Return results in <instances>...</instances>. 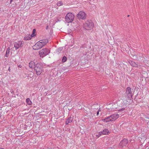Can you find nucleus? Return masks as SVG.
<instances>
[{
	"label": "nucleus",
	"mask_w": 149,
	"mask_h": 149,
	"mask_svg": "<svg viewBox=\"0 0 149 149\" xmlns=\"http://www.w3.org/2000/svg\"><path fill=\"white\" fill-rule=\"evenodd\" d=\"M63 5V3L62 1H60L58 2L57 3V5L58 6H60Z\"/></svg>",
	"instance_id": "obj_22"
},
{
	"label": "nucleus",
	"mask_w": 149,
	"mask_h": 149,
	"mask_svg": "<svg viewBox=\"0 0 149 149\" xmlns=\"http://www.w3.org/2000/svg\"><path fill=\"white\" fill-rule=\"evenodd\" d=\"M34 70L36 72L37 75H40L43 71V67L40 64L38 63L36 65Z\"/></svg>",
	"instance_id": "obj_3"
},
{
	"label": "nucleus",
	"mask_w": 149,
	"mask_h": 149,
	"mask_svg": "<svg viewBox=\"0 0 149 149\" xmlns=\"http://www.w3.org/2000/svg\"><path fill=\"white\" fill-rule=\"evenodd\" d=\"M13 0H10V3H11Z\"/></svg>",
	"instance_id": "obj_29"
},
{
	"label": "nucleus",
	"mask_w": 149,
	"mask_h": 149,
	"mask_svg": "<svg viewBox=\"0 0 149 149\" xmlns=\"http://www.w3.org/2000/svg\"><path fill=\"white\" fill-rule=\"evenodd\" d=\"M94 24L91 20H87L84 25V28L88 30H91Z\"/></svg>",
	"instance_id": "obj_2"
},
{
	"label": "nucleus",
	"mask_w": 149,
	"mask_h": 149,
	"mask_svg": "<svg viewBox=\"0 0 149 149\" xmlns=\"http://www.w3.org/2000/svg\"><path fill=\"white\" fill-rule=\"evenodd\" d=\"M129 63L133 67H138V63L135 62L134 61H129Z\"/></svg>",
	"instance_id": "obj_11"
},
{
	"label": "nucleus",
	"mask_w": 149,
	"mask_h": 149,
	"mask_svg": "<svg viewBox=\"0 0 149 149\" xmlns=\"http://www.w3.org/2000/svg\"><path fill=\"white\" fill-rule=\"evenodd\" d=\"M48 26H47V27H46V29H47L48 28Z\"/></svg>",
	"instance_id": "obj_30"
},
{
	"label": "nucleus",
	"mask_w": 149,
	"mask_h": 149,
	"mask_svg": "<svg viewBox=\"0 0 149 149\" xmlns=\"http://www.w3.org/2000/svg\"><path fill=\"white\" fill-rule=\"evenodd\" d=\"M8 70L10 71V68H9L8 69Z\"/></svg>",
	"instance_id": "obj_31"
},
{
	"label": "nucleus",
	"mask_w": 149,
	"mask_h": 149,
	"mask_svg": "<svg viewBox=\"0 0 149 149\" xmlns=\"http://www.w3.org/2000/svg\"><path fill=\"white\" fill-rule=\"evenodd\" d=\"M10 48L9 47H8L6 50V54L5 55V56L8 57L9 56V54L10 52Z\"/></svg>",
	"instance_id": "obj_19"
},
{
	"label": "nucleus",
	"mask_w": 149,
	"mask_h": 149,
	"mask_svg": "<svg viewBox=\"0 0 149 149\" xmlns=\"http://www.w3.org/2000/svg\"><path fill=\"white\" fill-rule=\"evenodd\" d=\"M110 117L111 119V122L116 120L119 117V115L118 114L116 113L111 115L110 116Z\"/></svg>",
	"instance_id": "obj_10"
},
{
	"label": "nucleus",
	"mask_w": 149,
	"mask_h": 149,
	"mask_svg": "<svg viewBox=\"0 0 149 149\" xmlns=\"http://www.w3.org/2000/svg\"><path fill=\"white\" fill-rule=\"evenodd\" d=\"M67 60L66 57L65 56H64L62 59V62H65Z\"/></svg>",
	"instance_id": "obj_21"
},
{
	"label": "nucleus",
	"mask_w": 149,
	"mask_h": 149,
	"mask_svg": "<svg viewBox=\"0 0 149 149\" xmlns=\"http://www.w3.org/2000/svg\"><path fill=\"white\" fill-rule=\"evenodd\" d=\"M35 36V33H32L31 35H30V36H31V38L33 37H34V36Z\"/></svg>",
	"instance_id": "obj_24"
},
{
	"label": "nucleus",
	"mask_w": 149,
	"mask_h": 149,
	"mask_svg": "<svg viewBox=\"0 0 149 149\" xmlns=\"http://www.w3.org/2000/svg\"><path fill=\"white\" fill-rule=\"evenodd\" d=\"M35 63L33 61H31L29 63V66L31 68H35L36 66Z\"/></svg>",
	"instance_id": "obj_12"
},
{
	"label": "nucleus",
	"mask_w": 149,
	"mask_h": 149,
	"mask_svg": "<svg viewBox=\"0 0 149 149\" xmlns=\"http://www.w3.org/2000/svg\"><path fill=\"white\" fill-rule=\"evenodd\" d=\"M125 93L126 95L123 97V99L126 101L132 100L133 95L132 94L131 89L130 87H128L127 88Z\"/></svg>",
	"instance_id": "obj_1"
},
{
	"label": "nucleus",
	"mask_w": 149,
	"mask_h": 149,
	"mask_svg": "<svg viewBox=\"0 0 149 149\" xmlns=\"http://www.w3.org/2000/svg\"><path fill=\"white\" fill-rule=\"evenodd\" d=\"M39 42H40L42 45H43V46H44L48 42V40L47 39H44L40 40Z\"/></svg>",
	"instance_id": "obj_13"
},
{
	"label": "nucleus",
	"mask_w": 149,
	"mask_h": 149,
	"mask_svg": "<svg viewBox=\"0 0 149 149\" xmlns=\"http://www.w3.org/2000/svg\"><path fill=\"white\" fill-rule=\"evenodd\" d=\"M99 114V111H97V116H98Z\"/></svg>",
	"instance_id": "obj_27"
},
{
	"label": "nucleus",
	"mask_w": 149,
	"mask_h": 149,
	"mask_svg": "<svg viewBox=\"0 0 149 149\" xmlns=\"http://www.w3.org/2000/svg\"><path fill=\"white\" fill-rule=\"evenodd\" d=\"M102 134L104 135H107L108 134V133L109 132V130L108 129H104L102 132H101Z\"/></svg>",
	"instance_id": "obj_16"
},
{
	"label": "nucleus",
	"mask_w": 149,
	"mask_h": 149,
	"mask_svg": "<svg viewBox=\"0 0 149 149\" xmlns=\"http://www.w3.org/2000/svg\"><path fill=\"white\" fill-rule=\"evenodd\" d=\"M18 67L20 68H21L22 67V66L21 65H19L18 66Z\"/></svg>",
	"instance_id": "obj_28"
},
{
	"label": "nucleus",
	"mask_w": 149,
	"mask_h": 149,
	"mask_svg": "<svg viewBox=\"0 0 149 149\" xmlns=\"http://www.w3.org/2000/svg\"><path fill=\"white\" fill-rule=\"evenodd\" d=\"M50 52V51L47 48H45L40 50L39 52V54L41 57H43L47 55Z\"/></svg>",
	"instance_id": "obj_5"
},
{
	"label": "nucleus",
	"mask_w": 149,
	"mask_h": 149,
	"mask_svg": "<svg viewBox=\"0 0 149 149\" xmlns=\"http://www.w3.org/2000/svg\"><path fill=\"white\" fill-rule=\"evenodd\" d=\"M62 47H60L58 48L56 50V52L59 53L63 49Z\"/></svg>",
	"instance_id": "obj_20"
},
{
	"label": "nucleus",
	"mask_w": 149,
	"mask_h": 149,
	"mask_svg": "<svg viewBox=\"0 0 149 149\" xmlns=\"http://www.w3.org/2000/svg\"><path fill=\"white\" fill-rule=\"evenodd\" d=\"M43 45H42L40 42L39 41L33 46V49L36 50H37L40 49L43 47Z\"/></svg>",
	"instance_id": "obj_9"
},
{
	"label": "nucleus",
	"mask_w": 149,
	"mask_h": 149,
	"mask_svg": "<svg viewBox=\"0 0 149 149\" xmlns=\"http://www.w3.org/2000/svg\"><path fill=\"white\" fill-rule=\"evenodd\" d=\"M102 120L104 122H107L111 121V119L110 116L107 117L103 119H102Z\"/></svg>",
	"instance_id": "obj_14"
},
{
	"label": "nucleus",
	"mask_w": 149,
	"mask_h": 149,
	"mask_svg": "<svg viewBox=\"0 0 149 149\" xmlns=\"http://www.w3.org/2000/svg\"><path fill=\"white\" fill-rule=\"evenodd\" d=\"M77 16L79 20H84L86 17V15L84 12L80 11L77 14Z\"/></svg>",
	"instance_id": "obj_7"
},
{
	"label": "nucleus",
	"mask_w": 149,
	"mask_h": 149,
	"mask_svg": "<svg viewBox=\"0 0 149 149\" xmlns=\"http://www.w3.org/2000/svg\"><path fill=\"white\" fill-rule=\"evenodd\" d=\"M31 36L30 35H27L25 37L24 39L25 40H30L31 39Z\"/></svg>",
	"instance_id": "obj_17"
},
{
	"label": "nucleus",
	"mask_w": 149,
	"mask_h": 149,
	"mask_svg": "<svg viewBox=\"0 0 149 149\" xmlns=\"http://www.w3.org/2000/svg\"><path fill=\"white\" fill-rule=\"evenodd\" d=\"M128 143V139L125 138L123 139L120 142L119 146L120 148H123V147L126 146Z\"/></svg>",
	"instance_id": "obj_8"
},
{
	"label": "nucleus",
	"mask_w": 149,
	"mask_h": 149,
	"mask_svg": "<svg viewBox=\"0 0 149 149\" xmlns=\"http://www.w3.org/2000/svg\"><path fill=\"white\" fill-rule=\"evenodd\" d=\"M73 118L71 116L68 118L66 121V124H68L69 123H71L72 121Z\"/></svg>",
	"instance_id": "obj_15"
},
{
	"label": "nucleus",
	"mask_w": 149,
	"mask_h": 149,
	"mask_svg": "<svg viewBox=\"0 0 149 149\" xmlns=\"http://www.w3.org/2000/svg\"><path fill=\"white\" fill-rule=\"evenodd\" d=\"M74 15L70 13L67 14L65 17V19L66 22L68 23L72 22L74 20Z\"/></svg>",
	"instance_id": "obj_4"
},
{
	"label": "nucleus",
	"mask_w": 149,
	"mask_h": 149,
	"mask_svg": "<svg viewBox=\"0 0 149 149\" xmlns=\"http://www.w3.org/2000/svg\"><path fill=\"white\" fill-rule=\"evenodd\" d=\"M125 110V108H122L121 109H120L119 110L120 111H123Z\"/></svg>",
	"instance_id": "obj_26"
},
{
	"label": "nucleus",
	"mask_w": 149,
	"mask_h": 149,
	"mask_svg": "<svg viewBox=\"0 0 149 149\" xmlns=\"http://www.w3.org/2000/svg\"><path fill=\"white\" fill-rule=\"evenodd\" d=\"M98 111H101V110H100V109H99Z\"/></svg>",
	"instance_id": "obj_32"
},
{
	"label": "nucleus",
	"mask_w": 149,
	"mask_h": 149,
	"mask_svg": "<svg viewBox=\"0 0 149 149\" xmlns=\"http://www.w3.org/2000/svg\"><path fill=\"white\" fill-rule=\"evenodd\" d=\"M26 102L29 105H31L32 104V102L30 100L29 98H27L26 99Z\"/></svg>",
	"instance_id": "obj_18"
},
{
	"label": "nucleus",
	"mask_w": 149,
	"mask_h": 149,
	"mask_svg": "<svg viewBox=\"0 0 149 149\" xmlns=\"http://www.w3.org/2000/svg\"><path fill=\"white\" fill-rule=\"evenodd\" d=\"M35 32H36V30L35 29H34L33 30V33H35Z\"/></svg>",
	"instance_id": "obj_25"
},
{
	"label": "nucleus",
	"mask_w": 149,
	"mask_h": 149,
	"mask_svg": "<svg viewBox=\"0 0 149 149\" xmlns=\"http://www.w3.org/2000/svg\"><path fill=\"white\" fill-rule=\"evenodd\" d=\"M24 44V42L23 41H17L14 43V47L15 49L17 50L19 48L22 47L23 46Z\"/></svg>",
	"instance_id": "obj_6"
},
{
	"label": "nucleus",
	"mask_w": 149,
	"mask_h": 149,
	"mask_svg": "<svg viewBox=\"0 0 149 149\" xmlns=\"http://www.w3.org/2000/svg\"><path fill=\"white\" fill-rule=\"evenodd\" d=\"M0 149H4L3 148H0Z\"/></svg>",
	"instance_id": "obj_33"
},
{
	"label": "nucleus",
	"mask_w": 149,
	"mask_h": 149,
	"mask_svg": "<svg viewBox=\"0 0 149 149\" xmlns=\"http://www.w3.org/2000/svg\"><path fill=\"white\" fill-rule=\"evenodd\" d=\"M127 16L128 17H129V15H128Z\"/></svg>",
	"instance_id": "obj_34"
},
{
	"label": "nucleus",
	"mask_w": 149,
	"mask_h": 149,
	"mask_svg": "<svg viewBox=\"0 0 149 149\" xmlns=\"http://www.w3.org/2000/svg\"><path fill=\"white\" fill-rule=\"evenodd\" d=\"M102 133L101 132H99L98 134H97L96 135V136L98 138L99 137H100L101 134H102Z\"/></svg>",
	"instance_id": "obj_23"
}]
</instances>
